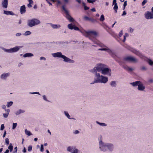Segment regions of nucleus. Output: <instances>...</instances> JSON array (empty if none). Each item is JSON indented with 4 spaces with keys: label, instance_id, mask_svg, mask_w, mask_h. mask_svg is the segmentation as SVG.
<instances>
[{
    "label": "nucleus",
    "instance_id": "4",
    "mask_svg": "<svg viewBox=\"0 0 153 153\" xmlns=\"http://www.w3.org/2000/svg\"><path fill=\"white\" fill-rule=\"evenodd\" d=\"M53 56L54 57L61 58L64 59V61L66 62H68L70 63H74V60L70 59L68 58L65 56L62 55L61 52H58L52 54Z\"/></svg>",
    "mask_w": 153,
    "mask_h": 153
},
{
    "label": "nucleus",
    "instance_id": "27",
    "mask_svg": "<svg viewBox=\"0 0 153 153\" xmlns=\"http://www.w3.org/2000/svg\"><path fill=\"white\" fill-rule=\"evenodd\" d=\"M118 8V7L117 5V4H116L115 5H114V7L113 9L115 11V13H117V10Z\"/></svg>",
    "mask_w": 153,
    "mask_h": 153
},
{
    "label": "nucleus",
    "instance_id": "62",
    "mask_svg": "<svg viewBox=\"0 0 153 153\" xmlns=\"http://www.w3.org/2000/svg\"><path fill=\"white\" fill-rule=\"evenodd\" d=\"M128 36V34L127 33H125V35L124 36V37L125 36L126 37H127Z\"/></svg>",
    "mask_w": 153,
    "mask_h": 153
},
{
    "label": "nucleus",
    "instance_id": "39",
    "mask_svg": "<svg viewBox=\"0 0 153 153\" xmlns=\"http://www.w3.org/2000/svg\"><path fill=\"white\" fill-rule=\"evenodd\" d=\"M96 1V0H87L88 2L90 3H93Z\"/></svg>",
    "mask_w": 153,
    "mask_h": 153
},
{
    "label": "nucleus",
    "instance_id": "29",
    "mask_svg": "<svg viewBox=\"0 0 153 153\" xmlns=\"http://www.w3.org/2000/svg\"><path fill=\"white\" fill-rule=\"evenodd\" d=\"M25 131L26 134H27L28 136H30L32 135L31 133L29 131H28L27 129H25Z\"/></svg>",
    "mask_w": 153,
    "mask_h": 153
},
{
    "label": "nucleus",
    "instance_id": "14",
    "mask_svg": "<svg viewBox=\"0 0 153 153\" xmlns=\"http://www.w3.org/2000/svg\"><path fill=\"white\" fill-rule=\"evenodd\" d=\"M107 148L110 151H112L114 149V145L111 143H107Z\"/></svg>",
    "mask_w": 153,
    "mask_h": 153
},
{
    "label": "nucleus",
    "instance_id": "46",
    "mask_svg": "<svg viewBox=\"0 0 153 153\" xmlns=\"http://www.w3.org/2000/svg\"><path fill=\"white\" fill-rule=\"evenodd\" d=\"M32 149V146H28V151L29 152Z\"/></svg>",
    "mask_w": 153,
    "mask_h": 153
},
{
    "label": "nucleus",
    "instance_id": "64",
    "mask_svg": "<svg viewBox=\"0 0 153 153\" xmlns=\"http://www.w3.org/2000/svg\"><path fill=\"white\" fill-rule=\"evenodd\" d=\"M6 134V131H4V135H3V138H4V137H5Z\"/></svg>",
    "mask_w": 153,
    "mask_h": 153
},
{
    "label": "nucleus",
    "instance_id": "30",
    "mask_svg": "<svg viewBox=\"0 0 153 153\" xmlns=\"http://www.w3.org/2000/svg\"><path fill=\"white\" fill-rule=\"evenodd\" d=\"M147 62L150 65H152L153 64V61L150 59H148L147 60Z\"/></svg>",
    "mask_w": 153,
    "mask_h": 153
},
{
    "label": "nucleus",
    "instance_id": "3",
    "mask_svg": "<svg viewBox=\"0 0 153 153\" xmlns=\"http://www.w3.org/2000/svg\"><path fill=\"white\" fill-rule=\"evenodd\" d=\"M94 69L97 72H100L103 75H106L109 76H111V70L108 68H94Z\"/></svg>",
    "mask_w": 153,
    "mask_h": 153
},
{
    "label": "nucleus",
    "instance_id": "59",
    "mask_svg": "<svg viewBox=\"0 0 153 153\" xmlns=\"http://www.w3.org/2000/svg\"><path fill=\"white\" fill-rule=\"evenodd\" d=\"M40 59L41 60H42V59H44V60H46V59L44 57H41L40 58Z\"/></svg>",
    "mask_w": 153,
    "mask_h": 153
},
{
    "label": "nucleus",
    "instance_id": "57",
    "mask_svg": "<svg viewBox=\"0 0 153 153\" xmlns=\"http://www.w3.org/2000/svg\"><path fill=\"white\" fill-rule=\"evenodd\" d=\"M21 35V34L20 33H17L16 34V36H19Z\"/></svg>",
    "mask_w": 153,
    "mask_h": 153
},
{
    "label": "nucleus",
    "instance_id": "55",
    "mask_svg": "<svg viewBox=\"0 0 153 153\" xmlns=\"http://www.w3.org/2000/svg\"><path fill=\"white\" fill-rule=\"evenodd\" d=\"M84 8L85 10H87L89 9V7L86 6H85L84 7Z\"/></svg>",
    "mask_w": 153,
    "mask_h": 153
},
{
    "label": "nucleus",
    "instance_id": "24",
    "mask_svg": "<svg viewBox=\"0 0 153 153\" xmlns=\"http://www.w3.org/2000/svg\"><path fill=\"white\" fill-rule=\"evenodd\" d=\"M25 112V111L23 110H21V109H19V110H18L17 111L16 113V115H19L22 113H24Z\"/></svg>",
    "mask_w": 153,
    "mask_h": 153
},
{
    "label": "nucleus",
    "instance_id": "63",
    "mask_svg": "<svg viewBox=\"0 0 153 153\" xmlns=\"http://www.w3.org/2000/svg\"><path fill=\"white\" fill-rule=\"evenodd\" d=\"M91 10L92 11H93V12H95L96 11V10H95V8H92L91 9Z\"/></svg>",
    "mask_w": 153,
    "mask_h": 153
},
{
    "label": "nucleus",
    "instance_id": "44",
    "mask_svg": "<svg viewBox=\"0 0 153 153\" xmlns=\"http://www.w3.org/2000/svg\"><path fill=\"white\" fill-rule=\"evenodd\" d=\"M136 54L139 56L141 57L142 56V54L139 52L136 51L135 53Z\"/></svg>",
    "mask_w": 153,
    "mask_h": 153
},
{
    "label": "nucleus",
    "instance_id": "25",
    "mask_svg": "<svg viewBox=\"0 0 153 153\" xmlns=\"http://www.w3.org/2000/svg\"><path fill=\"white\" fill-rule=\"evenodd\" d=\"M74 26V25H73L72 24H69L68 25V27L71 30H73Z\"/></svg>",
    "mask_w": 153,
    "mask_h": 153
},
{
    "label": "nucleus",
    "instance_id": "45",
    "mask_svg": "<svg viewBox=\"0 0 153 153\" xmlns=\"http://www.w3.org/2000/svg\"><path fill=\"white\" fill-rule=\"evenodd\" d=\"M90 18L87 16H85L84 17V19L86 20L89 21Z\"/></svg>",
    "mask_w": 153,
    "mask_h": 153
},
{
    "label": "nucleus",
    "instance_id": "35",
    "mask_svg": "<svg viewBox=\"0 0 153 153\" xmlns=\"http://www.w3.org/2000/svg\"><path fill=\"white\" fill-rule=\"evenodd\" d=\"M89 21L91 22H92L94 23L97 22V20L93 18H90Z\"/></svg>",
    "mask_w": 153,
    "mask_h": 153
},
{
    "label": "nucleus",
    "instance_id": "7",
    "mask_svg": "<svg viewBox=\"0 0 153 153\" xmlns=\"http://www.w3.org/2000/svg\"><path fill=\"white\" fill-rule=\"evenodd\" d=\"M124 61L131 62L135 63L138 61L137 59L131 56H127L125 57L123 59Z\"/></svg>",
    "mask_w": 153,
    "mask_h": 153
},
{
    "label": "nucleus",
    "instance_id": "60",
    "mask_svg": "<svg viewBox=\"0 0 153 153\" xmlns=\"http://www.w3.org/2000/svg\"><path fill=\"white\" fill-rule=\"evenodd\" d=\"M33 3H32V4ZM31 4L29 3V4H28L27 6L29 7H32V5Z\"/></svg>",
    "mask_w": 153,
    "mask_h": 153
},
{
    "label": "nucleus",
    "instance_id": "42",
    "mask_svg": "<svg viewBox=\"0 0 153 153\" xmlns=\"http://www.w3.org/2000/svg\"><path fill=\"white\" fill-rule=\"evenodd\" d=\"M147 68H141L140 70L141 71H144L147 70Z\"/></svg>",
    "mask_w": 153,
    "mask_h": 153
},
{
    "label": "nucleus",
    "instance_id": "20",
    "mask_svg": "<svg viewBox=\"0 0 153 153\" xmlns=\"http://www.w3.org/2000/svg\"><path fill=\"white\" fill-rule=\"evenodd\" d=\"M99 50L101 51H107V52L110 54H111L112 53L111 51L108 48H102L99 49Z\"/></svg>",
    "mask_w": 153,
    "mask_h": 153
},
{
    "label": "nucleus",
    "instance_id": "40",
    "mask_svg": "<svg viewBox=\"0 0 153 153\" xmlns=\"http://www.w3.org/2000/svg\"><path fill=\"white\" fill-rule=\"evenodd\" d=\"M17 126V123H13V125L12 129H14Z\"/></svg>",
    "mask_w": 153,
    "mask_h": 153
},
{
    "label": "nucleus",
    "instance_id": "18",
    "mask_svg": "<svg viewBox=\"0 0 153 153\" xmlns=\"http://www.w3.org/2000/svg\"><path fill=\"white\" fill-rule=\"evenodd\" d=\"M124 69L129 73H131L134 70V68H124Z\"/></svg>",
    "mask_w": 153,
    "mask_h": 153
},
{
    "label": "nucleus",
    "instance_id": "1",
    "mask_svg": "<svg viewBox=\"0 0 153 153\" xmlns=\"http://www.w3.org/2000/svg\"><path fill=\"white\" fill-rule=\"evenodd\" d=\"M82 33L84 36L89 38L94 43L95 45H93L94 46H97L98 45V41L96 37L97 35V33L95 31H86L84 30L83 31H80Z\"/></svg>",
    "mask_w": 153,
    "mask_h": 153
},
{
    "label": "nucleus",
    "instance_id": "26",
    "mask_svg": "<svg viewBox=\"0 0 153 153\" xmlns=\"http://www.w3.org/2000/svg\"><path fill=\"white\" fill-rule=\"evenodd\" d=\"M96 67H106V65L104 64L99 63L97 64Z\"/></svg>",
    "mask_w": 153,
    "mask_h": 153
},
{
    "label": "nucleus",
    "instance_id": "50",
    "mask_svg": "<svg viewBox=\"0 0 153 153\" xmlns=\"http://www.w3.org/2000/svg\"><path fill=\"white\" fill-rule=\"evenodd\" d=\"M127 5V1H125L124 3V4H123V6H124L123 10L125 9V7Z\"/></svg>",
    "mask_w": 153,
    "mask_h": 153
},
{
    "label": "nucleus",
    "instance_id": "23",
    "mask_svg": "<svg viewBox=\"0 0 153 153\" xmlns=\"http://www.w3.org/2000/svg\"><path fill=\"white\" fill-rule=\"evenodd\" d=\"M110 85L112 87H115L117 85L116 82L115 81H112L110 83Z\"/></svg>",
    "mask_w": 153,
    "mask_h": 153
},
{
    "label": "nucleus",
    "instance_id": "10",
    "mask_svg": "<svg viewBox=\"0 0 153 153\" xmlns=\"http://www.w3.org/2000/svg\"><path fill=\"white\" fill-rule=\"evenodd\" d=\"M145 86H144L143 84L140 81V83H139L138 86V90L140 91H143L145 89Z\"/></svg>",
    "mask_w": 153,
    "mask_h": 153
},
{
    "label": "nucleus",
    "instance_id": "9",
    "mask_svg": "<svg viewBox=\"0 0 153 153\" xmlns=\"http://www.w3.org/2000/svg\"><path fill=\"white\" fill-rule=\"evenodd\" d=\"M152 12L147 11L145 14V17L147 19H153V7H152Z\"/></svg>",
    "mask_w": 153,
    "mask_h": 153
},
{
    "label": "nucleus",
    "instance_id": "15",
    "mask_svg": "<svg viewBox=\"0 0 153 153\" xmlns=\"http://www.w3.org/2000/svg\"><path fill=\"white\" fill-rule=\"evenodd\" d=\"M9 73L4 74L1 76V78L3 79H6V78L9 76Z\"/></svg>",
    "mask_w": 153,
    "mask_h": 153
},
{
    "label": "nucleus",
    "instance_id": "12",
    "mask_svg": "<svg viewBox=\"0 0 153 153\" xmlns=\"http://www.w3.org/2000/svg\"><path fill=\"white\" fill-rule=\"evenodd\" d=\"M8 0H3L2 2V4L3 7L6 8L8 5Z\"/></svg>",
    "mask_w": 153,
    "mask_h": 153
},
{
    "label": "nucleus",
    "instance_id": "48",
    "mask_svg": "<svg viewBox=\"0 0 153 153\" xmlns=\"http://www.w3.org/2000/svg\"><path fill=\"white\" fill-rule=\"evenodd\" d=\"M78 150L76 149H74L72 153H78Z\"/></svg>",
    "mask_w": 153,
    "mask_h": 153
},
{
    "label": "nucleus",
    "instance_id": "58",
    "mask_svg": "<svg viewBox=\"0 0 153 153\" xmlns=\"http://www.w3.org/2000/svg\"><path fill=\"white\" fill-rule=\"evenodd\" d=\"M126 11H123V13L122 14V16H124V15H126Z\"/></svg>",
    "mask_w": 153,
    "mask_h": 153
},
{
    "label": "nucleus",
    "instance_id": "16",
    "mask_svg": "<svg viewBox=\"0 0 153 153\" xmlns=\"http://www.w3.org/2000/svg\"><path fill=\"white\" fill-rule=\"evenodd\" d=\"M4 13L7 15H15L14 13H13V12L11 11L4 10Z\"/></svg>",
    "mask_w": 153,
    "mask_h": 153
},
{
    "label": "nucleus",
    "instance_id": "13",
    "mask_svg": "<svg viewBox=\"0 0 153 153\" xmlns=\"http://www.w3.org/2000/svg\"><path fill=\"white\" fill-rule=\"evenodd\" d=\"M26 8L25 6L23 5L20 8V11L21 13V14H22L24 13H25L26 12Z\"/></svg>",
    "mask_w": 153,
    "mask_h": 153
},
{
    "label": "nucleus",
    "instance_id": "22",
    "mask_svg": "<svg viewBox=\"0 0 153 153\" xmlns=\"http://www.w3.org/2000/svg\"><path fill=\"white\" fill-rule=\"evenodd\" d=\"M6 113L3 114V116L5 118H7L8 117L10 112V110L7 109V110H5Z\"/></svg>",
    "mask_w": 153,
    "mask_h": 153
},
{
    "label": "nucleus",
    "instance_id": "36",
    "mask_svg": "<svg viewBox=\"0 0 153 153\" xmlns=\"http://www.w3.org/2000/svg\"><path fill=\"white\" fill-rule=\"evenodd\" d=\"M31 34V32L29 31H27L24 33V35L27 36L28 35H30Z\"/></svg>",
    "mask_w": 153,
    "mask_h": 153
},
{
    "label": "nucleus",
    "instance_id": "34",
    "mask_svg": "<svg viewBox=\"0 0 153 153\" xmlns=\"http://www.w3.org/2000/svg\"><path fill=\"white\" fill-rule=\"evenodd\" d=\"M8 148L10 150V152H11L12 151V150H13V146L12 145V144L10 143V145L8 146Z\"/></svg>",
    "mask_w": 153,
    "mask_h": 153
},
{
    "label": "nucleus",
    "instance_id": "38",
    "mask_svg": "<svg viewBox=\"0 0 153 153\" xmlns=\"http://www.w3.org/2000/svg\"><path fill=\"white\" fill-rule=\"evenodd\" d=\"M147 2V0H144L142 3V5L143 6H144L145 4Z\"/></svg>",
    "mask_w": 153,
    "mask_h": 153
},
{
    "label": "nucleus",
    "instance_id": "37",
    "mask_svg": "<svg viewBox=\"0 0 153 153\" xmlns=\"http://www.w3.org/2000/svg\"><path fill=\"white\" fill-rule=\"evenodd\" d=\"M73 29H74L75 30H80L79 28L75 26V25H74V27L73 28Z\"/></svg>",
    "mask_w": 153,
    "mask_h": 153
},
{
    "label": "nucleus",
    "instance_id": "41",
    "mask_svg": "<svg viewBox=\"0 0 153 153\" xmlns=\"http://www.w3.org/2000/svg\"><path fill=\"white\" fill-rule=\"evenodd\" d=\"M64 113L65 115L68 118H70V115H69L68 113V112L66 111H64Z\"/></svg>",
    "mask_w": 153,
    "mask_h": 153
},
{
    "label": "nucleus",
    "instance_id": "2",
    "mask_svg": "<svg viewBox=\"0 0 153 153\" xmlns=\"http://www.w3.org/2000/svg\"><path fill=\"white\" fill-rule=\"evenodd\" d=\"M95 73V79L94 82L92 83H106L108 80V78L106 76L102 75H100V74L97 73V71H96V69H94V71Z\"/></svg>",
    "mask_w": 153,
    "mask_h": 153
},
{
    "label": "nucleus",
    "instance_id": "31",
    "mask_svg": "<svg viewBox=\"0 0 153 153\" xmlns=\"http://www.w3.org/2000/svg\"><path fill=\"white\" fill-rule=\"evenodd\" d=\"M13 104V102H12L11 101L10 102H8L7 105V106L8 107H9L10 106H11Z\"/></svg>",
    "mask_w": 153,
    "mask_h": 153
},
{
    "label": "nucleus",
    "instance_id": "28",
    "mask_svg": "<svg viewBox=\"0 0 153 153\" xmlns=\"http://www.w3.org/2000/svg\"><path fill=\"white\" fill-rule=\"evenodd\" d=\"M74 149H75V148L74 147L69 146L67 148V150L68 151L71 152L72 150L73 149L74 150Z\"/></svg>",
    "mask_w": 153,
    "mask_h": 153
},
{
    "label": "nucleus",
    "instance_id": "56",
    "mask_svg": "<svg viewBox=\"0 0 153 153\" xmlns=\"http://www.w3.org/2000/svg\"><path fill=\"white\" fill-rule=\"evenodd\" d=\"M116 4H117L116 3V0H113V4L115 5Z\"/></svg>",
    "mask_w": 153,
    "mask_h": 153
},
{
    "label": "nucleus",
    "instance_id": "6",
    "mask_svg": "<svg viewBox=\"0 0 153 153\" xmlns=\"http://www.w3.org/2000/svg\"><path fill=\"white\" fill-rule=\"evenodd\" d=\"M62 8L63 10L64 11L66 15V17L67 19L69 20L70 22H73L74 21V19L70 15L68 12L65 8V5H63L62 6Z\"/></svg>",
    "mask_w": 153,
    "mask_h": 153
},
{
    "label": "nucleus",
    "instance_id": "43",
    "mask_svg": "<svg viewBox=\"0 0 153 153\" xmlns=\"http://www.w3.org/2000/svg\"><path fill=\"white\" fill-rule=\"evenodd\" d=\"M148 82L150 83H153V79H149L148 80Z\"/></svg>",
    "mask_w": 153,
    "mask_h": 153
},
{
    "label": "nucleus",
    "instance_id": "51",
    "mask_svg": "<svg viewBox=\"0 0 153 153\" xmlns=\"http://www.w3.org/2000/svg\"><path fill=\"white\" fill-rule=\"evenodd\" d=\"M5 142L7 144V145H8L9 144V140L8 138H6L5 139Z\"/></svg>",
    "mask_w": 153,
    "mask_h": 153
},
{
    "label": "nucleus",
    "instance_id": "61",
    "mask_svg": "<svg viewBox=\"0 0 153 153\" xmlns=\"http://www.w3.org/2000/svg\"><path fill=\"white\" fill-rule=\"evenodd\" d=\"M1 107L2 108L5 109L6 108V106L5 105H1Z\"/></svg>",
    "mask_w": 153,
    "mask_h": 153
},
{
    "label": "nucleus",
    "instance_id": "19",
    "mask_svg": "<svg viewBox=\"0 0 153 153\" xmlns=\"http://www.w3.org/2000/svg\"><path fill=\"white\" fill-rule=\"evenodd\" d=\"M140 83V81H137L133 82H131L130 84L133 87L138 86L139 84Z\"/></svg>",
    "mask_w": 153,
    "mask_h": 153
},
{
    "label": "nucleus",
    "instance_id": "11",
    "mask_svg": "<svg viewBox=\"0 0 153 153\" xmlns=\"http://www.w3.org/2000/svg\"><path fill=\"white\" fill-rule=\"evenodd\" d=\"M19 50V48L18 47H15L7 50L8 52H14L17 51Z\"/></svg>",
    "mask_w": 153,
    "mask_h": 153
},
{
    "label": "nucleus",
    "instance_id": "21",
    "mask_svg": "<svg viewBox=\"0 0 153 153\" xmlns=\"http://www.w3.org/2000/svg\"><path fill=\"white\" fill-rule=\"evenodd\" d=\"M33 56V55L30 53H26L23 55V57H31L32 56Z\"/></svg>",
    "mask_w": 153,
    "mask_h": 153
},
{
    "label": "nucleus",
    "instance_id": "52",
    "mask_svg": "<svg viewBox=\"0 0 153 153\" xmlns=\"http://www.w3.org/2000/svg\"><path fill=\"white\" fill-rule=\"evenodd\" d=\"M123 35V32H122V31L121 30V31L119 33V36L120 37H121Z\"/></svg>",
    "mask_w": 153,
    "mask_h": 153
},
{
    "label": "nucleus",
    "instance_id": "49",
    "mask_svg": "<svg viewBox=\"0 0 153 153\" xmlns=\"http://www.w3.org/2000/svg\"><path fill=\"white\" fill-rule=\"evenodd\" d=\"M44 151L43 146V145H41V149L40 151L42 152H43Z\"/></svg>",
    "mask_w": 153,
    "mask_h": 153
},
{
    "label": "nucleus",
    "instance_id": "5",
    "mask_svg": "<svg viewBox=\"0 0 153 153\" xmlns=\"http://www.w3.org/2000/svg\"><path fill=\"white\" fill-rule=\"evenodd\" d=\"M40 23V21L36 19L29 20L28 21V25L30 27H32L35 25H38Z\"/></svg>",
    "mask_w": 153,
    "mask_h": 153
},
{
    "label": "nucleus",
    "instance_id": "32",
    "mask_svg": "<svg viewBox=\"0 0 153 153\" xmlns=\"http://www.w3.org/2000/svg\"><path fill=\"white\" fill-rule=\"evenodd\" d=\"M100 20L102 22L104 20L105 18L103 15L102 14L101 16Z\"/></svg>",
    "mask_w": 153,
    "mask_h": 153
},
{
    "label": "nucleus",
    "instance_id": "8",
    "mask_svg": "<svg viewBox=\"0 0 153 153\" xmlns=\"http://www.w3.org/2000/svg\"><path fill=\"white\" fill-rule=\"evenodd\" d=\"M100 148L102 151H106L107 149V143H104L100 140L99 141Z\"/></svg>",
    "mask_w": 153,
    "mask_h": 153
},
{
    "label": "nucleus",
    "instance_id": "54",
    "mask_svg": "<svg viewBox=\"0 0 153 153\" xmlns=\"http://www.w3.org/2000/svg\"><path fill=\"white\" fill-rule=\"evenodd\" d=\"M79 133V131L78 130H76L74 132V133L75 134H78V133Z\"/></svg>",
    "mask_w": 153,
    "mask_h": 153
},
{
    "label": "nucleus",
    "instance_id": "53",
    "mask_svg": "<svg viewBox=\"0 0 153 153\" xmlns=\"http://www.w3.org/2000/svg\"><path fill=\"white\" fill-rule=\"evenodd\" d=\"M134 31V30L131 27L129 28V31L131 33H132Z\"/></svg>",
    "mask_w": 153,
    "mask_h": 153
},
{
    "label": "nucleus",
    "instance_id": "17",
    "mask_svg": "<svg viewBox=\"0 0 153 153\" xmlns=\"http://www.w3.org/2000/svg\"><path fill=\"white\" fill-rule=\"evenodd\" d=\"M50 24L51 27L54 29L59 28L61 27V26L60 25H55L52 23H50Z\"/></svg>",
    "mask_w": 153,
    "mask_h": 153
},
{
    "label": "nucleus",
    "instance_id": "47",
    "mask_svg": "<svg viewBox=\"0 0 153 153\" xmlns=\"http://www.w3.org/2000/svg\"><path fill=\"white\" fill-rule=\"evenodd\" d=\"M4 124H1V126L0 129L1 130H3L4 129Z\"/></svg>",
    "mask_w": 153,
    "mask_h": 153
},
{
    "label": "nucleus",
    "instance_id": "33",
    "mask_svg": "<svg viewBox=\"0 0 153 153\" xmlns=\"http://www.w3.org/2000/svg\"><path fill=\"white\" fill-rule=\"evenodd\" d=\"M97 123L98 124H99V125H100V126H106V124H105V123H100L98 122H97Z\"/></svg>",
    "mask_w": 153,
    "mask_h": 153
}]
</instances>
